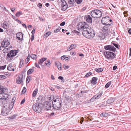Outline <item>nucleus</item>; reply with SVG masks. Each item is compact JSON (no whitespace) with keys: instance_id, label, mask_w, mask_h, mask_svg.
Here are the masks:
<instances>
[{"instance_id":"nucleus-1","label":"nucleus","mask_w":131,"mask_h":131,"mask_svg":"<svg viewBox=\"0 0 131 131\" xmlns=\"http://www.w3.org/2000/svg\"><path fill=\"white\" fill-rule=\"evenodd\" d=\"M82 34L84 36L88 38H92L95 35L94 31L91 28L90 29L88 28L87 29L83 30Z\"/></svg>"},{"instance_id":"nucleus-2","label":"nucleus","mask_w":131,"mask_h":131,"mask_svg":"<svg viewBox=\"0 0 131 131\" xmlns=\"http://www.w3.org/2000/svg\"><path fill=\"white\" fill-rule=\"evenodd\" d=\"M62 103L61 99L59 97H57L54 101L52 102V106L54 110H60L61 107V105Z\"/></svg>"},{"instance_id":"nucleus-3","label":"nucleus","mask_w":131,"mask_h":131,"mask_svg":"<svg viewBox=\"0 0 131 131\" xmlns=\"http://www.w3.org/2000/svg\"><path fill=\"white\" fill-rule=\"evenodd\" d=\"M91 16L94 18H99L102 15V13L100 10L95 9L92 11L91 13Z\"/></svg>"},{"instance_id":"nucleus-4","label":"nucleus","mask_w":131,"mask_h":131,"mask_svg":"<svg viewBox=\"0 0 131 131\" xmlns=\"http://www.w3.org/2000/svg\"><path fill=\"white\" fill-rule=\"evenodd\" d=\"M105 57L108 60L114 59L116 56V54L111 51H105L103 52Z\"/></svg>"},{"instance_id":"nucleus-5","label":"nucleus","mask_w":131,"mask_h":131,"mask_svg":"<svg viewBox=\"0 0 131 131\" xmlns=\"http://www.w3.org/2000/svg\"><path fill=\"white\" fill-rule=\"evenodd\" d=\"M7 101H4L3 108L2 110L1 114L4 116L7 115L8 113V103Z\"/></svg>"},{"instance_id":"nucleus-6","label":"nucleus","mask_w":131,"mask_h":131,"mask_svg":"<svg viewBox=\"0 0 131 131\" xmlns=\"http://www.w3.org/2000/svg\"><path fill=\"white\" fill-rule=\"evenodd\" d=\"M89 27V25L86 22H81L79 23L77 26V28L79 30H83L87 29Z\"/></svg>"},{"instance_id":"nucleus-7","label":"nucleus","mask_w":131,"mask_h":131,"mask_svg":"<svg viewBox=\"0 0 131 131\" xmlns=\"http://www.w3.org/2000/svg\"><path fill=\"white\" fill-rule=\"evenodd\" d=\"M109 19V16H106L105 17L102 18L101 20L102 23L105 25L110 26L112 25V23H108Z\"/></svg>"},{"instance_id":"nucleus-8","label":"nucleus","mask_w":131,"mask_h":131,"mask_svg":"<svg viewBox=\"0 0 131 131\" xmlns=\"http://www.w3.org/2000/svg\"><path fill=\"white\" fill-rule=\"evenodd\" d=\"M108 25H105L102 28V32H103L104 36H107L109 33L110 28Z\"/></svg>"},{"instance_id":"nucleus-9","label":"nucleus","mask_w":131,"mask_h":131,"mask_svg":"<svg viewBox=\"0 0 131 131\" xmlns=\"http://www.w3.org/2000/svg\"><path fill=\"white\" fill-rule=\"evenodd\" d=\"M18 50H12L9 52V59L10 58L11 60L13 57L16 56L18 53Z\"/></svg>"},{"instance_id":"nucleus-10","label":"nucleus","mask_w":131,"mask_h":131,"mask_svg":"<svg viewBox=\"0 0 131 131\" xmlns=\"http://www.w3.org/2000/svg\"><path fill=\"white\" fill-rule=\"evenodd\" d=\"M23 75L22 73L19 75L16 79V83L18 84L21 83L23 85Z\"/></svg>"},{"instance_id":"nucleus-11","label":"nucleus","mask_w":131,"mask_h":131,"mask_svg":"<svg viewBox=\"0 0 131 131\" xmlns=\"http://www.w3.org/2000/svg\"><path fill=\"white\" fill-rule=\"evenodd\" d=\"M104 48L106 50L112 51L114 52H115L116 50V48L112 45H108L105 46Z\"/></svg>"},{"instance_id":"nucleus-12","label":"nucleus","mask_w":131,"mask_h":131,"mask_svg":"<svg viewBox=\"0 0 131 131\" xmlns=\"http://www.w3.org/2000/svg\"><path fill=\"white\" fill-rule=\"evenodd\" d=\"M43 105L42 103L40 102H38V108L36 112L40 113L42 112V110L43 109Z\"/></svg>"},{"instance_id":"nucleus-13","label":"nucleus","mask_w":131,"mask_h":131,"mask_svg":"<svg viewBox=\"0 0 131 131\" xmlns=\"http://www.w3.org/2000/svg\"><path fill=\"white\" fill-rule=\"evenodd\" d=\"M43 105L46 110H49L51 107V103L48 101L45 102Z\"/></svg>"},{"instance_id":"nucleus-14","label":"nucleus","mask_w":131,"mask_h":131,"mask_svg":"<svg viewBox=\"0 0 131 131\" xmlns=\"http://www.w3.org/2000/svg\"><path fill=\"white\" fill-rule=\"evenodd\" d=\"M8 45V40L7 39H4L2 42L1 46L2 47L5 48L7 47Z\"/></svg>"},{"instance_id":"nucleus-15","label":"nucleus","mask_w":131,"mask_h":131,"mask_svg":"<svg viewBox=\"0 0 131 131\" xmlns=\"http://www.w3.org/2000/svg\"><path fill=\"white\" fill-rule=\"evenodd\" d=\"M23 34L21 32L17 33L16 35L17 39L19 40H21V41L23 40Z\"/></svg>"},{"instance_id":"nucleus-16","label":"nucleus","mask_w":131,"mask_h":131,"mask_svg":"<svg viewBox=\"0 0 131 131\" xmlns=\"http://www.w3.org/2000/svg\"><path fill=\"white\" fill-rule=\"evenodd\" d=\"M84 18L86 19V21L88 23H92V18L90 15H88L85 16Z\"/></svg>"},{"instance_id":"nucleus-17","label":"nucleus","mask_w":131,"mask_h":131,"mask_svg":"<svg viewBox=\"0 0 131 131\" xmlns=\"http://www.w3.org/2000/svg\"><path fill=\"white\" fill-rule=\"evenodd\" d=\"M97 80L98 79L96 77H93L91 80V82L92 84L94 85L96 84Z\"/></svg>"},{"instance_id":"nucleus-18","label":"nucleus","mask_w":131,"mask_h":131,"mask_svg":"<svg viewBox=\"0 0 131 131\" xmlns=\"http://www.w3.org/2000/svg\"><path fill=\"white\" fill-rule=\"evenodd\" d=\"M58 97L57 96L54 97V96L53 95H49L48 96V99L50 102L52 101H54V100H55L57 97Z\"/></svg>"},{"instance_id":"nucleus-19","label":"nucleus","mask_w":131,"mask_h":131,"mask_svg":"<svg viewBox=\"0 0 131 131\" xmlns=\"http://www.w3.org/2000/svg\"><path fill=\"white\" fill-rule=\"evenodd\" d=\"M8 97V95L6 94H3V96H2V98H1V99L3 100H5V101L7 100V103H8V100L7 99Z\"/></svg>"},{"instance_id":"nucleus-20","label":"nucleus","mask_w":131,"mask_h":131,"mask_svg":"<svg viewBox=\"0 0 131 131\" xmlns=\"http://www.w3.org/2000/svg\"><path fill=\"white\" fill-rule=\"evenodd\" d=\"M32 108L33 110L36 112L38 108V102L33 104L32 106Z\"/></svg>"},{"instance_id":"nucleus-21","label":"nucleus","mask_w":131,"mask_h":131,"mask_svg":"<svg viewBox=\"0 0 131 131\" xmlns=\"http://www.w3.org/2000/svg\"><path fill=\"white\" fill-rule=\"evenodd\" d=\"M55 66H57L58 68V69L59 70H61V63L59 62H55Z\"/></svg>"},{"instance_id":"nucleus-22","label":"nucleus","mask_w":131,"mask_h":131,"mask_svg":"<svg viewBox=\"0 0 131 131\" xmlns=\"http://www.w3.org/2000/svg\"><path fill=\"white\" fill-rule=\"evenodd\" d=\"M15 102V100L13 99L12 100V102L10 101L11 104H10L9 106V108L10 110H11L13 108L14 105V103Z\"/></svg>"},{"instance_id":"nucleus-23","label":"nucleus","mask_w":131,"mask_h":131,"mask_svg":"<svg viewBox=\"0 0 131 131\" xmlns=\"http://www.w3.org/2000/svg\"><path fill=\"white\" fill-rule=\"evenodd\" d=\"M114 101V99L113 98H111L108 99L106 101L107 103L108 104L112 103Z\"/></svg>"},{"instance_id":"nucleus-24","label":"nucleus","mask_w":131,"mask_h":131,"mask_svg":"<svg viewBox=\"0 0 131 131\" xmlns=\"http://www.w3.org/2000/svg\"><path fill=\"white\" fill-rule=\"evenodd\" d=\"M47 59L46 58H43L39 60L38 63L41 64L44 61H45Z\"/></svg>"},{"instance_id":"nucleus-25","label":"nucleus","mask_w":131,"mask_h":131,"mask_svg":"<svg viewBox=\"0 0 131 131\" xmlns=\"http://www.w3.org/2000/svg\"><path fill=\"white\" fill-rule=\"evenodd\" d=\"M6 90L3 86L0 85V93H4L6 91Z\"/></svg>"},{"instance_id":"nucleus-26","label":"nucleus","mask_w":131,"mask_h":131,"mask_svg":"<svg viewBox=\"0 0 131 131\" xmlns=\"http://www.w3.org/2000/svg\"><path fill=\"white\" fill-rule=\"evenodd\" d=\"M3 52L5 53H7V54L6 59H7L8 58V48H4L3 50Z\"/></svg>"},{"instance_id":"nucleus-27","label":"nucleus","mask_w":131,"mask_h":131,"mask_svg":"<svg viewBox=\"0 0 131 131\" xmlns=\"http://www.w3.org/2000/svg\"><path fill=\"white\" fill-rule=\"evenodd\" d=\"M109 114L106 113H101L100 114L101 117H106L108 116Z\"/></svg>"},{"instance_id":"nucleus-28","label":"nucleus","mask_w":131,"mask_h":131,"mask_svg":"<svg viewBox=\"0 0 131 131\" xmlns=\"http://www.w3.org/2000/svg\"><path fill=\"white\" fill-rule=\"evenodd\" d=\"M103 93L102 91L100 92L99 93L97 94V95H96L95 97L97 99H99Z\"/></svg>"},{"instance_id":"nucleus-29","label":"nucleus","mask_w":131,"mask_h":131,"mask_svg":"<svg viewBox=\"0 0 131 131\" xmlns=\"http://www.w3.org/2000/svg\"><path fill=\"white\" fill-rule=\"evenodd\" d=\"M51 34V32L50 31H48L44 35L43 37L45 38L46 37H47Z\"/></svg>"},{"instance_id":"nucleus-30","label":"nucleus","mask_w":131,"mask_h":131,"mask_svg":"<svg viewBox=\"0 0 131 131\" xmlns=\"http://www.w3.org/2000/svg\"><path fill=\"white\" fill-rule=\"evenodd\" d=\"M68 7V5L67 4L66 5L62 7H61V9L62 10L64 11L67 9Z\"/></svg>"},{"instance_id":"nucleus-31","label":"nucleus","mask_w":131,"mask_h":131,"mask_svg":"<svg viewBox=\"0 0 131 131\" xmlns=\"http://www.w3.org/2000/svg\"><path fill=\"white\" fill-rule=\"evenodd\" d=\"M95 70L97 72H100L103 71V69L102 68H100L98 69L96 68Z\"/></svg>"},{"instance_id":"nucleus-32","label":"nucleus","mask_w":131,"mask_h":131,"mask_svg":"<svg viewBox=\"0 0 131 131\" xmlns=\"http://www.w3.org/2000/svg\"><path fill=\"white\" fill-rule=\"evenodd\" d=\"M114 42V41H112L111 43V44L113 45L114 46L117 48L119 49V45H118V44L115 43Z\"/></svg>"},{"instance_id":"nucleus-33","label":"nucleus","mask_w":131,"mask_h":131,"mask_svg":"<svg viewBox=\"0 0 131 131\" xmlns=\"http://www.w3.org/2000/svg\"><path fill=\"white\" fill-rule=\"evenodd\" d=\"M34 71V70L33 69H29L27 72V74L28 75L31 74Z\"/></svg>"},{"instance_id":"nucleus-34","label":"nucleus","mask_w":131,"mask_h":131,"mask_svg":"<svg viewBox=\"0 0 131 131\" xmlns=\"http://www.w3.org/2000/svg\"><path fill=\"white\" fill-rule=\"evenodd\" d=\"M38 89H36L33 92L32 94V96L33 97H35L36 96V94L37 93Z\"/></svg>"},{"instance_id":"nucleus-35","label":"nucleus","mask_w":131,"mask_h":131,"mask_svg":"<svg viewBox=\"0 0 131 131\" xmlns=\"http://www.w3.org/2000/svg\"><path fill=\"white\" fill-rule=\"evenodd\" d=\"M31 77L29 76H28L26 79V84L28 83L30 80Z\"/></svg>"},{"instance_id":"nucleus-36","label":"nucleus","mask_w":131,"mask_h":131,"mask_svg":"<svg viewBox=\"0 0 131 131\" xmlns=\"http://www.w3.org/2000/svg\"><path fill=\"white\" fill-rule=\"evenodd\" d=\"M22 14L21 11L17 12L16 14V17H19Z\"/></svg>"},{"instance_id":"nucleus-37","label":"nucleus","mask_w":131,"mask_h":131,"mask_svg":"<svg viewBox=\"0 0 131 131\" xmlns=\"http://www.w3.org/2000/svg\"><path fill=\"white\" fill-rule=\"evenodd\" d=\"M67 4V3L65 1L63 0V1H62V3L61 4V7L66 5Z\"/></svg>"},{"instance_id":"nucleus-38","label":"nucleus","mask_w":131,"mask_h":131,"mask_svg":"<svg viewBox=\"0 0 131 131\" xmlns=\"http://www.w3.org/2000/svg\"><path fill=\"white\" fill-rule=\"evenodd\" d=\"M31 58L33 59H36L37 58V56L35 54H31L30 56Z\"/></svg>"},{"instance_id":"nucleus-39","label":"nucleus","mask_w":131,"mask_h":131,"mask_svg":"<svg viewBox=\"0 0 131 131\" xmlns=\"http://www.w3.org/2000/svg\"><path fill=\"white\" fill-rule=\"evenodd\" d=\"M24 60L23 59H20V64L19 65V68H20L22 66V65L24 63Z\"/></svg>"},{"instance_id":"nucleus-40","label":"nucleus","mask_w":131,"mask_h":131,"mask_svg":"<svg viewBox=\"0 0 131 131\" xmlns=\"http://www.w3.org/2000/svg\"><path fill=\"white\" fill-rule=\"evenodd\" d=\"M111 81H110L108 82L105 85V87L106 88H108L110 85H111Z\"/></svg>"},{"instance_id":"nucleus-41","label":"nucleus","mask_w":131,"mask_h":131,"mask_svg":"<svg viewBox=\"0 0 131 131\" xmlns=\"http://www.w3.org/2000/svg\"><path fill=\"white\" fill-rule=\"evenodd\" d=\"M61 29V27H59L58 28L54 30V32L55 33H57Z\"/></svg>"},{"instance_id":"nucleus-42","label":"nucleus","mask_w":131,"mask_h":131,"mask_svg":"<svg viewBox=\"0 0 131 131\" xmlns=\"http://www.w3.org/2000/svg\"><path fill=\"white\" fill-rule=\"evenodd\" d=\"M17 116L15 114L13 115V116L9 117V119H14L15 118V117Z\"/></svg>"},{"instance_id":"nucleus-43","label":"nucleus","mask_w":131,"mask_h":131,"mask_svg":"<svg viewBox=\"0 0 131 131\" xmlns=\"http://www.w3.org/2000/svg\"><path fill=\"white\" fill-rule=\"evenodd\" d=\"M42 96H40L38 98V100L39 102H40V103H42V102H43V100L42 99Z\"/></svg>"},{"instance_id":"nucleus-44","label":"nucleus","mask_w":131,"mask_h":131,"mask_svg":"<svg viewBox=\"0 0 131 131\" xmlns=\"http://www.w3.org/2000/svg\"><path fill=\"white\" fill-rule=\"evenodd\" d=\"M26 91V89L25 87L23 88V90L21 91V94H24L25 93Z\"/></svg>"},{"instance_id":"nucleus-45","label":"nucleus","mask_w":131,"mask_h":131,"mask_svg":"<svg viewBox=\"0 0 131 131\" xmlns=\"http://www.w3.org/2000/svg\"><path fill=\"white\" fill-rule=\"evenodd\" d=\"M96 95L94 96L90 100V101L91 102H93L96 99V98L95 97Z\"/></svg>"},{"instance_id":"nucleus-46","label":"nucleus","mask_w":131,"mask_h":131,"mask_svg":"<svg viewBox=\"0 0 131 131\" xmlns=\"http://www.w3.org/2000/svg\"><path fill=\"white\" fill-rule=\"evenodd\" d=\"M29 60L30 58L29 56H28L27 57V58L25 60V63H26V64H27L28 63V62L29 61Z\"/></svg>"},{"instance_id":"nucleus-47","label":"nucleus","mask_w":131,"mask_h":131,"mask_svg":"<svg viewBox=\"0 0 131 131\" xmlns=\"http://www.w3.org/2000/svg\"><path fill=\"white\" fill-rule=\"evenodd\" d=\"M45 64L46 65H50L51 64L50 61V60H48L45 62Z\"/></svg>"},{"instance_id":"nucleus-48","label":"nucleus","mask_w":131,"mask_h":131,"mask_svg":"<svg viewBox=\"0 0 131 131\" xmlns=\"http://www.w3.org/2000/svg\"><path fill=\"white\" fill-rule=\"evenodd\" d=\"M6 66V65H5L3 66H0V70H3L4 69Z\"/></svg>"},{"instance_id":"nucleus-49","label":"nucleus","mask_w":131,"mask_h":131,"mask_svg":"<svg viewBox=\"0 0 131 131\" xmlns=\"http://www.w3.org/2000/svg\"><path fill=\"white\" fill-rule=\"evenodd\" d=\"M92 74L91 72H88L87 73L85 76V77H89V76L91 75Z\"/></svg>"},{"instance_id":"nucleus-50","label":"nucleus","mask_w":131,"mask_h":131,"mask_svg":"<svg viewBox=\"0 0 131 131\" xmlns=\"http://www.w3.org/2000/svg\"><path fill=\"white\" fill-rule=\"evenodd\" d=\"M83 0H75V2L78 4H80L81 3Z\"/></svg>"},{"instance_id":"nucleus-51","label":"nucleus","mask_w":131,"mask_h":131,"mask_svg":"<svg viewBox=\"0 0 131 131\" xmlns=\"http://www.w3.org/2000/svg\"><path fill=\"white\" fill-rule=\"evenodd\" d=\"M74 1V0H69L68 3L70 4H73Z\"/></svg>"},{"instance_id":"nucleus-52","label":"nucleus","mask_w":131,"mask_h":131,"mask_svg":"<svg viewBox=\"0 0 131 131\" xmlns=\"http://www.w3.org/2000/svg\"><path fill=\"white\" fill-rule=\"evenodd\" d=\"M127 12L128 11H127L124 12L123 13L125 17H127V15H128V14H127Z\"/></svg>"},{"instance_id":"nucleus-53","label":"nucleus","mask_w":131,"mask_h":131,"mask_svg":"<svg viewBox=\"0 0 131 131\" xmlns=\"http://www.w3.org/2000/svg\"><path fill=\"white\" fill-rule=\"evenodd\" d=\"M76 47V46L75 44H72L70 45V47H71V48L72 49Z\"/></svg>"},{"instance_id":"nucleus-54","label":"nucleus","mask_w":131,"mask_h":131,"mask_svg":"<svg viewBox=\"0 0 131 131\" xmlns=\"http://www.w3.org/2000/svg\"><path fill=\"white\" fill-rule=\"evenodd\" d=\"M5 23V22L4 23L3 27L4 28L6 29L7 28V25Z\"/></svg>"},{"instance_id":"nucleus-55","label":"nucleus","mask_w":131,"mask_h":131,"mask_svg":"<svg viewBox=\"0 0 131 131\" xmlns=\"http://www.w3.org/2000/svg\"><path fill=\"white\" fill-rule=\"evenodd\" d=\"M6 77L4 75H0V79H4L6 78Z\"/></svg>"},{"instance_id":"nucleus-56","label":"nucleus","mask_w":131,"mask_h":131,"mask_svg":"<svg viewBox=\"0 0 131 131\" xmlns=\"http://www.w3.org/2000/svg\"><path fill=\"white\" fill-rule=\"evenodd\" d=\"M62 60H63L64 59H65L66 58H68V57H66L65 56H62L61 58Z\"/></svg>"},{"instance_id":"nucleus-57","label":"nucleus","mask_w":131,"mask_h":131,"mask_svg":"<svg viewBox=\"0 0 131 131\" xmlns=\"http://www.w3.org/2000/svg\"><path fill=\"white\" fill-rule=\"evenodd\" d=\"M58 78L59 79L62 80L63 82L64 81V80L63 79V77L60 76Z\"/></svg>"},{"instance_id":"nucleus-58","label":"nucleus","mask_w":131,"mask_h":131,"mask_svg":"<svg viewBox=\"0 0 131 131\" xmlns=\"http://www.w3.org/2000/svg\"><path fill=\"white\" fill-rule=\"evenodd\" d=\"M65 21H63L60 23V25L61 26H63L65 24Z\"/></svg>"},{"instance_id":"nucleus-59","label":"nucleus","mask_w":131,"mask_h":131,"mask_svg":"<svg viewBox=\"0 0 131 131\" xmlns=\"http://www.w3.org/2000/svg\"><path fill=\"white\" fill-rule=\"evenodd\" d=\"M42 4L40 3H39L37 5L40 8H41L42 7Z\"/></svg>"},{"instance_id":"nucleus-60","label":"nucleus","mask_w":131,"mask_h":131,"mask_svg":"<svg viewBox=\"0 0 131 131\" xmlns=\"http://www.w3.org/2000/svg\"><path fill=\"white\" fill-rule=\"evenodd\" d=\"M63 67L64 69H68L69 67V66H66L65 64H64L63 65Z\"/></svg>"},{"instance_id":"nucleus-61","label":"nucleus","mask_w":131,"mask_h":131,"mask_svg":"<svg viewBox=\"0 0 131 131\" xmlns=\"http://www.w3.org/2000/svg\"><path fill=\"white\" fill-rule=\"evenodd\" d=\"M65 98L67 100H69L70 99V98L69 96H67V95H66Z\"/></svg>"},{"instance_id":"nucleus-62","label":"nucleus","mask_w":131,"mask_h":131,"mask_svg":"<svg viewBox=\"0 0 131 131\" xmlns=\"http://www.w3.org/2000/svg\"><path fill=\"white\" fill-rule=\"evenodd\" d=\"M35 66L36 67H37L38 68H40V67L39 65V64H38L37 63H35Z\"/></svg>"},{"instance_id":"nucleus-63","label":"nucleus","mask_w":131,"mask_h":131,"mask_svg":"<svg viewBox=\"0 0 131 131\" xmlns=\"http://www.w3.org/2000/svg\"><path fill=\"white\" fill-rule=\"evenodd\" d=\"M25 101V99L24 98V99L22 100L21 101V102L20 103V104H23L24 103Z\"/></svg>"},{"instance_id":"nucleus-64","label":"nucleus","mask_w":131,"mask_h":131,"mask_svg":"<svg viewBox=\"0 0 131 131\" xmlns=\"http://www.w3.org/2000/svg\"><path fill=\"white\" fill-rule=\"evenodd\" d=\"M14 69L13 68H12V67H9V71H14Z\"/></svg>"}]
</instances>
